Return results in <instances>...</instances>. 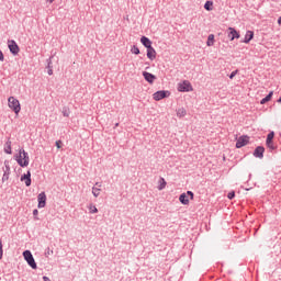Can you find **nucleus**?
I'll return each mask as SVG.
<instances>
[{
	"label": "nucleus",
	"instance_id": "1",
	"mask_svg": "<svg viewBox=\"0 0 281 281\" xmlns=\"http://www.w3.org/2000/svg\"><path fill=\"white\" fill-rule=\"evenodd\" d=\"M8 106L15 113V115H19L21 113V102L18 101L14 97H9L8 99Z\"/></svg>",
	"mask_w": 281,
	"mask_h": 281
},
{
	"label": "nucleus",
	"instance_id": "2",
	"mask_svg": "<svg viewBox=\"0 0 281 281\" xmlns=\"http://www.w3.org/2000/svg\"><path fill=\"white\" fill-rule=\"evenodd\" d=\"M24 260H26L27 265L31 266V269H37L36 261L34 260V256H32V251L25 250L23 252Z\"/></svg>",
	"mask_w": 281,
	"mask_h": 281
},
{
	"label": "nucleus",
	"instance_id": "3",
	"mask_svg": "<svg viewBox=\"0 0 281 281\" xmlns=\"http://www.w3.org/2000/svg\"><path fill=\"white\" fill-rule=\"evenodd\" d=\"M178 91H180L181 93L193 91L192 83H190V81L188 80L180 82L178 85Z\"/></svg>",
	"mask_w": 281,
	"mask_h": 281
},
{
	"label": "nucleus",
	"instance_id": "4",
	"mask_svg": "<svg viewBox=\"0 0 281 281\" xmlns=\"http://www.w3.org/2000/svg\"><path fill=\"white\" fill-rule=\"evenodd\" d=\"M8 47L10 49L11 54H13V56L19 55V53L21 52V48H19V44H16V42L14 40L8 41Z\"/></svg>",
	"mask_w": 281,
	"mask_h": 281
},
{
	"label": "nucleus",
	"instance_id": "5",
	"mask_svg": "<svg viewBox=\"0 0 281 281\" xmlns=\"http://www.w3.org/2000/svg\"><path fill=\"white\" fill-rule=\"evenodd\" d=\"M21 153H23V159L19 160V166L21 168H27L30 166V155H27L25 149H21Z\"/></svg>",
	"mask_w": 281,
	"mask_h": 281
},
{
	"label": "nucleus",
	"instance_id": "6",
	"mask_svg": "<svg viewBox=\"0 0 281 281\" xmlns=\"http://www.w3.org/2000/svg\"><path fill=\"white\" fill-rule=\"evenodd\" d=\"M170 95V91H166V90H160L157 91L153 94L154 100H156V102H159V100H164V98H168Z\"/></svg>",
	"mask_w": 281,
	"mask_h": 281
},
{
	"label": "nucleus",
	"instance_id": "7",
	"mask_svg": "<svg viewBox=\"0 0 281 281\" xmlns=\"http://www.w3.org/2000/svg\"><path fill=\"white\" fill-rule=\"evenodd\" d=\"M10 179V160H4L2 183H5Z\"/></svg>",
	"mask_w": 281,
	"mask_h": 281
},
{
	"label": "nucleus",
	"instance_id": "8",
	"mask_svg": "<svg viewBox=\"0 0 281 281\" xmlns=\"http://www.w3.org/2000/svg\"><path fill=\"white\" fill-rule=\"evenodd\" d=\"M20 181H24L26 188H30V186H32V172L29 170L26 173L21 176Z\"/></svg>",
	"mask_w": 281,
	"mask_h": 281
},
{
	"label": "nucleus",
	"instance_id": "9",
	"mask_svg": "<svg viewBox=\"0 0 281 281\" xmlns=\"http://www.w3.org/2000/svg\"><path fill=\"white\" fill-rule=\"evenodd\" d=\"M37 201H38V205L37 207H45V205H47V195L45 194V192H41L37 195Z\"/></svg>",
	"mask_w": 281,
	"mask_h": 281
},
{
	"label": "nucleus",
	"instance_id": "10",
	"mask_svg": "<svg viewBox=\"0 0 281 281\" xmlns=\"http://www.w3.org/2000/svg\"><path fill=\"white\" fill-rule=\"evenodd\" d=\"M249 144V136H240L237 139L236 148H243V146H247Z\"/></svg>",
	"mask_w": 281,
	"mask_h": 281
},
{
	"label": "nucleus",
	"instance_id": "11",
	"mask_svg": "<svg viewBox=\"0 0 281 281\" xmlns=\"http://www.w3.org/2000/svg\"><path fill=\"white\" fill-rule=\"evenodd\" d=\"M143 77L145 78V80L147 82H149V85H153V82H155V80H157V77L150 72L144 71L143 72Z\"/></svg>",
	"mask_w": 281,
	"mask_h": 281
},
{
	"label": "nucleus",
	"instance_id": "12",
	"mask_svg": "<svg viewBox=\"0 0 281 281\" xmlns=\"http://www.w3.org/2000/svg\"><path fill=\"white\" fill-rule=\"evenodd\" d=\"M254 157H257L258 159H262V157H265V148L262 146L256 147L254 151Z\"/></svg>",
	"mask_w": 281,
	"mask_h": 281
},
{
	"label": "nucleus",
	"instance_id": "13",
	"mask_svg": "<svg viewBox=\"0 0 281 281\" xmlns=\"http://www.w3.org/2000/svg\"><path fill=\"white\" fill-rule=\"evenodd\" d=\"M228 30H229L228 37L231 38V41H234V38H240V33H238V31H236V29L228 27Z\"/></svg>",
	"mask_w": 281,
	"mask_h": 281
},
{
	"label": "nucleus",
	"instance_id": "14",
	"mask_svg": "<svg viewBox=\"0 0 281 281\" xmlns=\"http://www.w3.org/2000/svg\"><path fill=\"white\" fill-rule=\"evenodd\" d=\"M147 58H149V60L157 58V50H155L153 46L147 48Z\"/></svg>",
	"mask_w": 281,
	"mask_h": 281
},
{
	"label": "nucleus",
	"instance_id": "15",
	"mask_svg": "<svg viewBox=\"0 0 281 281\" xmlns=\"http://www.w3.org/2000/svg\"><path fill=\"white\" fill-rule=\"evenodd\" d=\"M140 43L144 45V47H146L147 49L153 47V42L146 37V36H142L140 37Z\"/></svg>",
	"mask_w": 281,
	"mask_h": 281
},
{
	"label": "nucleus",
	"instance_id": "16",
	"mask_svg": "<svg viewBox=\"0 0 281 281\" xmlns=\"http://www.w3.org/2000/svg\"><path fill=\"white\" fill-rule=\"evenodd\" d=\"M179 201H180V203H182V205H189L190 204V200L188 199V194H186V193H182L179 196Z\"/></svg>",
	"mask_w": 281,
	"mask_h": 281
},
{
	"label": "nucleus",
	"instance_id": "17",
	"mask_svg": "<svg viewBox=\"0 0 281 281\" xmlns=\"http://www.w3.org/2000/svg\"><path fill=\"white\" fill-rule=\"evenodd\" d=\"M4 153H7V155H12V142L11 140H8L5 143Z\"/></svg>",
	"mask_w": 281,
	"mask_h": 281
},
{
	"label": "nucleus",
	"instance_id": "18",
	"mask_svg": "<svg viewBox=\"0 0 281 281\" xmlns=\"http://www.w3.org/2000/svg\"><path fill=\"white\" fill-rule=\"evenodd\" d=\"M204 9L207 11V12H212V10H214V2L213 1H206L205 4H204Z\"/></svg>",
	"mask_w": 281,
	"mask_h": 281
},
{
	"label": "nucleus",
	"instance_id": "19",
	"mask_svg": "<svg viewBox=\"0 0 281 281\" xmlns=\"http://www.w3.org/2000/svg\"><path fill=\"white\" fill-rule=\"evenodd\" d=\"M271 98H273V91H270L269 94L260 101V104H267V102L271 101Z\"/></svg>",
	"mask_w": 281,
	"mask_h": 281
},
{
	"label": "nucleus",
	"instance_id": "20",
	"mask_svg": "<svg viewBox=\"0 0 281 281\" xmlns=\"http://www.w3.org/2000/svg\"><path fill=\"white\" fill-rule=\"evenodd\" d=\"M186 115H188V112L184 108H180L177 110V117H186Z\"/></svg>",
	"mask_w": 281,
	"mask_h": 281
},
{
	"label": "nucleus",
	"instance_id": "21",
	"mask_svg": "<svg viewBox=\"0 0 281 281\" xmlns=\"http://www.w3.org/2000/svg\"><path fill=\"white\" fill-rule=\"evenodd\" d=\"M254 38V32L247 31L244 43H249Z\"/></svg>",
	"mask_w": 281,
	"mask_h": 281
},
{
	"label": "nucleus",
	"instance_id": "22",
	"mask_svg": "<svg viewBox=\"0 0 281 281\" xmlns=\"http://www.w3.org/2000/svg\"><path fill=\"white\" fill-rule=\"evenodd\" d=\"M207 47H213L214 45V34H210L206 42Z\"/></svg>",
	"mask_w": 281,
	"mask_h": 281
},
{
	"label": "nucleus",
	"instance_id": "23",
	"mask_svg": "<svg viewBox=\"0 0 281 281\" xmlns=\"http://www.w3.org/2000/svg\"><path fill=\"white\" fill-rule=\"evenodd\" d=\"M166 186H167L166 179L160 178L158 190H164L166 188Z\"/></svg>",
	"mask_w": 281,
	"mask_h": 281
},
{
	"label": "nucleus",
	"instance_id": "24",
	"mask_svg": "<svg viewBox=\"0 0 281 281\" xmlns=\"http://www.w3.org/2000/svg\"><path fill=\"white\" fill-rule=\"evenodd\" d=\"M266 145L270 150H276V147L273 145V140H266Z\"/></svg>",
	"mask_w": 281,
	"mask_h": 281
},
{
	"label": "nucleus",
	"instance_id": "25",
	"mask_svg": "<svg viewBox=\"0 0 281 281\" xmlns=\"http://www.w3.org/2000/svg\"><path fill=\"white\" fill-rule=\"evenodd\" d=\"M273 137H276V133L274 132H270L267 136L266 142H273Z\"/></svg>",
	"mask_w": 281,
	"mask_h": 281
},
{
	"label": "nucleus",
	"instance_id": "26",
	"mask_svg": "<svg viewBox=\"0 0 281 281\" xmlns=\"http://www.w3.org/2000/svg\"><path fill=\"white\" fill-rule=\"evenodd\" d=\"M19 160L23 161V153H21V149L19 150V154L15 156V161L19 164Z\"/></svg>",
	"mask_w": 281,
	"mask_h": 281
},
{
	"label": "nucleus",
	"instance_id": "27",
	"mask_svg": "<svg viewBox=\"0 0 281 281\" xmlns=\"http://www.w3.org/2000/svg\"><path fill=\"white\" fill-rule=\"evenodd\" d=\"M131 52H132V54H135L136 56H138V54H139V47H137V46H133L132 48H131Z\"/></svg>",
	"mask_w": 281,
	"mask_h": 281
},
{
	"label": "nucleus",
	"instance_id": "28",
	"mask_svg": "<svg viewBox=\"0 0 281 281\" xmlns=\"http://www.w3.org/2000/svg\"><path fill=\"white\" fill-rule=\"evenodd\" d=\"M92 194H93V196H100V189L93 187V188H92Z\"/></svg>",
	"mask_w": 281,
	"mask_h": 281
},
{
	"label": "nucleus",
	"instance_id": "29",
	"mask_svg": "<svg viewBox=\"0 0 281 281\" xmlns=\"http://www.w3.org/2000/svg\"><path fill=\"white\" fill-rule=\"evenodd\" d=\"M48 76H53L54 75V70L52 69V61H48Z\"/></svg>",
	"mask_w": 281,
	"mask_h": 281
},
{
	"label": "nucleus",
	"instance_id": "30",
	"mask_svg": "<svg viewBox=\"0 0 281 281\" xmlns=\"http://www.w3.org/2000/svg\"><path fill=\"white\" fill-rule=\"evenodd\" d=\"M90 212L91 214H97L98 207H95V205H90Z\"/></svg>",
	"mask_w": 281,
	"mask_h": 281
},
{
	"label": "nucleus",
	"instance_id": "31",
	"mask_svg": "<svg viewBox=\"0 0 281 281\" xmlns=\"http://www.w3.org/2000/svg\"><path fill=\"white\" fill-rule=\"evenodd\" d=\"M1 258H3V244H1V240H0V260Z\"/></svg>",
	"mask_w": 281,
	"mask_h": 281
},
{
	"label": "nucleus",
	"instance_id": "32",
	"mask_svg": "<svg viewBox=\"0 0 281 281\" xmlns=\"http://www.w3.org/2000/svg\"><path fill=\"white\" fill-rule=\"evenodd\" d=\"M234 196H236V192H229L228 193V195H227V198L229 199V200H232V199H234Z\"/></svg>",
	"mask_w": 281,
	"mask_h": 281
},
{
	"label": "nucleus",
	"instance_id": "33",
	"mask_svg": "<svg viewBox=\"0 0 281 281\" xmlns=\"http://www.w3.org/2000/svg\"><path fill=\"white\" fill-rule=\"evenodd\" d=\"M187 194L190 196V199H194V193L192 191H188Z\"/></svg>",
	"mask_w": 281,
	"mask_h": 281
},
{
	"label": "nucleus",
	"instance_id": "34",
	"mask_svg": "<svg viewBox=\"0 0 281 281\" xmlns=\"http://www.w3.org/2000/svg\"><path fill=\"white\" fill-rule=\"evenodd\" d=\"M236 74H238V70H235V71H233V72L231 74V76H229L231 80L236 76Z\"/></svg>",
	"mask_w": 281,
	"mask_h": 281
},
{
	"label": "nucleus",
	"instance_id": "35",
	"mask_svg": "<svg viewBox=\"0 0 281 281\" xmlns=\"http://www.w3.org/2000/svg\"><path fill=\"white\" fill-rule=\"evenodd\" d=\"M3 60H4L3 52L0 50V61L3 63Z\"/></svg>",
	"mask_w": 281,
	"mask_h": 281
},
{
	"label": "nucleus",
	"instance_id": "36",
	"mask_svg": "<svg viewBox=\"0 0 281 281\" xmlns=\"http://www.w3.org/2000/svg\"><path fill=\"white\" fill-rule=\"evenodd\" d=\"M60 144H63V142L56 140V146H57V148H60Z\"/></svg>",
	"mask_w": 281,
	"mask_h": 281
},
{
	"label": "nucleus",
	"instance_id": "37",
	"mask_svg": "<svg viewBox=\"0 0 281 281\" xmlns=\"http://www.w3.org/2000/svg\"><path fill=\"white\" fill-rule=\"evenodd\" d=\"M33 216H38V210L35 209V210L33 211Z\"/></svg>",
	"mask_w": 281,
	"mask_h": 281
},
{
	"label": "nucleus",
	"instance_id": "38",
	"mask_svg": "<svg viewBox=\"0 0 281 281\" xmlns=\"http://www.w3.org/2000/svg\"><path fill=\"white\" fill-rule=\"evenodd\" d=\"M56 0H46V3H53L55 2Z\"/></svg>",
	"mask_w": 281,
	"mask_h": 281
},
{
	"label": "nucleus",
	"instance_id": "39",
	"mask_svg": "<svg viewBox=\"0 0 281 281\" xmlns=\"http://www.w3.org/2000/svg\"><path fill=\"white\" fill-rule=\"evenodd\" d=\"M278 24L281 25V16L278 19Z\"/></svg>",
	"mask_w": 281,
	"mask_h": 281
},
{
	"label": "nucleus",
	"instance_id": "40",
	"mask_svg": "<svg viewBox=\"0 0 281 281\" xmlns=\"http://www.w3.org/2000/svg\"><path fill=\"white\" fill-rule=\"evenodd\" d=\"M44 281H49V279L47 277H43Z\"/></svg>",
	"mask_w": 281,
	"mask_h": 281
},
{
	"label": "nucleus",
	"instance_id": "41",
	"mask_svg": "<svg viewBox=\"0 0 281 281\" xmlns=\"http://www.w3.org/2000/svg\"><path fill=\"white\" fill-rule=\"evenodd\" d=\"M64 115L67 117L69 114H67V112H64Z\"/></svg>",
	"mask_w": 281,
	"mask_h": 281
},
{
	"label": "nucleus",
	"instance_id": "42",
	"mask_svg": "<svg viewBox=\"0 0 281 281\" xmlns=\"http://www.w3.org/2000/svg\"><path fill=\"white\" fill-rule=\"evenodd\" d=\"M278 102H279V103L281 102V97L278 99Z\"/></svg>",
	"mask_w": 281,
	"mask_h": 281
}]
</instances>
